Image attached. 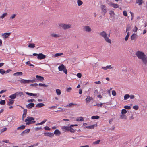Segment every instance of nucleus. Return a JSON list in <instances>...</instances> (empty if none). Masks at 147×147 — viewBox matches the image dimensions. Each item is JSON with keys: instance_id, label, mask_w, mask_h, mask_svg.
<instances>
[{"instance_id": "obj_4", "label": "nucleus", "mask_w": 147, "mask_h": 147, "mask_svg": "<svg viewBox=\"0 0 147 147\" xmlns=\"http://www.w3.org/2000/svg\"><path fill=\"white\" fill-rule=\"evenodd\" d=\"M33 56H37V58L39 60H42L45 59L46 57V55H44L42 53H40L38 54L34 53L33 54Z\"/></svg>"}, {"instance_id": "obj_15", "label": "nucleus", "mask_w": 147, "mask_h": 147, "mask_svg": "<svg viewBox=\"0 0 147 147\" xmlns=\"http://www.w3.org/2000/svg\"><path fill=\"white\" fill-rule=\"evenodd\" d=\"M69 126H63L62 127V129L64 131L66 132L69 131Z\"/></svg>"}, {"instance_id": "obj_62", "label": "nucleus", "mask_w": 147, "mask_h": 147, "mask_svg": "<svg viewBox=\"0 0 147 147\" xmlns=\"http://www.w3.org/2000/svg\"><path fill=\"white\" fill-rule=\"evenodd\" d=\"M42 129V128L40 127H36L35 128V130L36 131H38L39 130H40L41 129Z\"/></svg>"}, {"instance_id": "obj_25", "label": "nucleus", "mask_w": 147, "mask_h": 147, "mask_svg": "<svg viewBox=\"0 0 147 147\" xmlns=\"http://www.w3.org/2000/svg\"><path fill=\"white\" fill-rule=\"evenodd\" d=\"M47 121V119L44 120L42 121L40 123L36 124L35 125H42L44 123Z\"/></svg>"}, {"instance_id": "obj_12", "label": "nucleus", "mask_w": 147, "mask_h": 147, "mask_svg": "<svg viewBox=\"0 0 147 147\" xmlns=\"http://www.w3.org/2000/svg\"><path fill=\"white\" fill-rule=\"evenodd\" d=\"M65 66L63 64H62L61 65H60L58 67V69L59 71H63V69L65 67Z\"/></svg>"}, {"instance_id": "obj_26", "label": "nucleus", "mask_w": 147, "mask_h": 147, "mask_svg": "<svg viewBox=\"0 0 147 147\" xmlns=\"http://www.w3.org/2000/svg\"><path fill=\"white\" fill-rule=\"evenodd\" d=\"M77 3L79 6H81L83 4V2L81 0H77Z\"/></svg>"}, {"instance_id": "obj_17", "label": "nucleus", "mask_w": 147, "mask_h": 147, "mask_svg": "<svg viewBox=\"0 0 147 147\" xmlns=\"http://www.w3.org/2000/svg\"><path fill=\"white\" fill-rule=\"evenodd\" d=\"M77 105L76 103H69L68 105H66L65 106L66 107H73L74 106H76Z\"/></svg>"}, {"instance_id": "obj_24", "label": "nucleus", "mask_w": 147, "mask_h": 147, "mask_svg": "<svg viewBox=\"0 0 147 147\" xmlns=\"http://www.w3.org/2000/svg\"><path fill=\"white\" fill-rule=\"evenodd\" d=\"M23 73L22 72H18L16 73L13 74L14 76H18L19 75H22Z\"/></svg>"}, {"instance_id": "obj_54", "label": "nucleus", "mask_w": 147, "mask_h": 147, "mask_svg": "<svg viewBox=\"0 0 147 147\" xmlns=\"http://www.w3.org/2000/svg\"><path fill=\"white\" fill-rule=\"evenodd\" d=\"M77 77H78V78H80L81 77H82V74L81 73H78L77 74Z\"/></svg>"}, {"instance_id": "obj_2", "label": "nucleus", "mask_w": 147, "mask_h": 147, "mask_svg": "<svg viewBox=\"0 0 147 147\" xmlns=\"http://www.w3.org/2000/svg\"><path fill=\"white\" fill-rule=\"evenodd\" d=\"M35 119L33 117L28 116L27 118L25 120L26 122V124L27 125H29L31 124H33L35 123L36 121H34Z\"/></svg>"}, {"instance_id": "obj_42", "label": "nucleus", "mask_w": 147, "mask_h": 147, "mask_svg": "<svg viewBox=\"0 0 147 147\" xmlns=\"http://www.w3.org/2000/svg\"><path fill=\"white\" fill-rule=\"evenodd\" d=\"M127 112L126 110L125 109H123L122 110L121 114H126Z\"/></svg>"}, {"instance_id": "obj_37", "label": "nucleus", "mask_w": 147, "mask_h": 147, "mask_svg": "<svg viewBox=\"0 0 147 147\" xmlns=\"http://www.w3.org/2000/svg\"><path fill=\"white\" fill-rule=\"evenodd\" d=\"M38 85L39 86H44V87H47L48 86V85H46L45 84H42V83H39Z\"/></svg>"}, {"instance_id": "obj_36", "label": "nucleus", "mask_w": 147, "mask_h": 147, "mask_svg": "<svg viewBox=\"0 0 147 147\" xmlns=\"http://www.w3.org/2000/svg\"><path fill=\"white\" fill-rule=\"evenodd\" d=\"M27 102H35V100L34 99H31L28 100Z\"/></svg>"}, {"instance_id": "obj_10", "label": "nucleus", "mask_w": 147, "mask_h": 147, "mask_svg": "<svg viewBox=\"0 0 147 147\" xmlns=\"http://www.w3.org/2000/svg\"><path fill=\"white\" fill-rule=\"evenodd\" d=\"M44 136H49L50 137H52L54 136V134L53 133L46 132L44 133Z\"/></svg>"}, {"instance_id": "obj_63", "label": "nucleus", "mask_w": 147, "mask_h": 147, "mask_svg": "<svg viewBox=\"0 0 147 147\" xmlns=\"http://www.w3.org/2000/svg\"><path fill=\"white\" fill-rule=\"evenodd\" d=\"M72 89V88L71 87H69L66 90V91L68 92H69Z\"/></svg>"}, {"instance_id": "obj_34", "label": "nucleus", "mask_w": 147, "mask_h": 147, "mask_svg": "<svg viewBox=\"0 0 147 147\" xmlns=\"http://www.w3.org/2000/svg\"><path fill=\"white\" fill-rule=\"evenodd\" d=\"M7 15V13H5L3 14L0 17V18H4L5 16H6Z\"/></svg>"}, {"instance_id": "obj_18", "label": "nucleus", "mask_w": 147, "mask_h": 147, "mask_svg": "<svg viewBox=\"0 0 147 147\" xmlns=\"http://www.w3.org/2000/svg\"><path fill=\"white\" fill-rule=\"evenodd\" d=\"M54 134L56 135L59 136L61 134V132L58 129H57L54 131Z\"/></svg>"}, {"instance_id": "obj_49", "label": "nucleus", "mask_w": 147, "mask_h": 147, "mask_svg": "<svg viewBox=\"0 0 147 147\" xmlns=\"http://www.w3.org/2000/svg\"><path fill=\"white\" fill-rule=\"evenodd\" d=\"M38 86V84L36 83L34 84H31L30 85V86Z\"/></svg>"}, {"instance_id": "obj_8", "label": "nucleus", "mask_w": 147, "mask_h": 147, "mask_svg": "<svg viewBox=\"0 0 147 147\" xmlns=\"http://www.w3.org/2000/svg\"><path fill=\"white\" fill-rule=\"evenodd\" d=\"M83 29L85 31L88 32H90L92 30L91 28L88 26H84Z\"/></svg>"}, {"instance_id": "obj_5", "label": "nucleus", "mask_w": 147, "mask_h": 147, "mask_svg": "<svg viewBox=\"0 0 147 147\" xmlns=\"http://www.w3.org/2000/svg\"><path fill=\"white\" fill-rule=\"evenodd\" d=\"M59 26L64 30L67 29L71 27V25L70 24H68L64 23L60 24H59Z\"/></svg>"}, {"instance_id": "obj_58", "label": "nucleus", "mask_w": 147, "mask_h": 147, "mask_svg": "<svg viewBox=\"0 0 147 147\" xmlns=\"http://www.w3.org/2000/svg\"><path fill=\"white\" fill-rule=\"evenodd\" d=\"M109 14L111 16L114 15L115 14L114 12L113 11H110Z\"/></svg>"}, {"instance_id": "obj_1", "label": "nucleus", "mask_w": 147, "mask_h": 147, "mask_svg": "<svg viewBox=\"0 0 147 147\" xmlns=\"http://www.w3.org/2000/svg\"><path fill=\"white\" fill-rule=\"evenodd\" d=\"M138 58L142 60L144 64L147 65V56L144 52L138 51L135 53Z\"/></svg>"}, {"instance_id": "obj_51", "label": "nucleus", "mask_w": 147, "mask_h": 147, "mask_svg": "<svg viewBox=\"0 0 147 147\" xmlns=\"http://www.w3.org/2000/svg\"><path fill=\"white\" fill-rule=\"evenodd\" d=\"M124 107L126 109H130L131 108L130 106H125Z\"/></svg>"}, {"instance_id": "obj_55", "label": "nucleus", "mask_w": 147, "mask_h": 147, "mask_svg": "<svg viewBox=\"0 0 147 147\" xmlns=\"http://www.w3.org/2000/svg\"><path fill=\"white\" fill-rule=\"evenodd\" d=\"M3 142L6 143H9V140H3ZM10 144H12L10 143H9Z\"/></svg>"}, {"instance_id": "obj_33", "label": "nucleus", "mask_w": 147, "mask_h": 147, "mask_svg": "<svg viewBox=\"0 0 147 147\" xmlns=\"http://www.w3.org/2000/svg\"><path fill=\"white\" fill-rule=\"evenodd\" d=\"M130 97V95L128 94H126L124 96V100H126Z\"/></svg>"}, {"instance_id": "obj_56", "label": "nucleus", "mask_w": 147, "mask_h": 147, "mask_svg": "<svg viewBox=\"0 0 147 147\" xmlns=\"http://www.w3.org/2000/svg\"><path fill=\"white\" fill-rule=\"evenodd\" d=\"M16 16V14H13L10 17V19H13Z\"/></svg>"}, {"instance_id": "obj_20", "label": "nucleus", "mask_w": 147, "mask_h": 147, "mask_svg": "<svg viewBox=\"0 0 147 147\" xmlns=\"http://www.w3.org/2000/svg\"><path fill=\"white\" fill-rule=\"evenodd\" d=\"M16 96H20L22 95H23L24 94L22 92H16V93H15Z\"/></svg>"}, {"instance_id": "obj_57", "label": "nucleus", "mask_w": 147, "mask_h": 147, "mask_svg": "<svg viewBox=\"0 0 147 147\" xmlns=\"http://www.w3.org/2000/svg\"><path fill=\"white\" fill-rule=\"evenodd\" d=\"M7 130V128L6 127L4 128L3 129L1 130V133L4 132L5 131Z\"/></svg>"}, {"instance_id": "obj_3", "label": "nucleus", "mask_w": 147, "mask_h": 147, "mask_svg": "<svg viewBox=\"0 0 147 147\" xmlns=\"http://www.w3.org/2000/svg\"><path fill=\"white\" fill-rule=\"evenodd\" d=\"M100 35L104 38L106 42L109 43H111V40L107 36L106 32L104 31H103L100 33Z\"/></svg>"}, {"instance_id": "obj_43", "label": "nucleus", "mask_w": 147, "mask_h": 147, "mask_svg": "<svg viewBox=\"0 0 147 147\" xmlns=\"http://www.w3.org/2000/svg\"><path fill=\"white\" fill-rule=\"evenodd\" d=\"M131 27L130 25H128L126 30V32H127L128 31H129L131 30Z\"/></svg>"}, {"instance_id": "obj_11", "label": "nucleus", "mask_w": 147, "mask_h": 147, "mask_svg": "<svg viewBox=\"0 0 147 147\" xmlns=\"http://www.w3.org/2000/svg\"><path fill=\"white\" fill-rule=\"evenodd\" d=\"M35 105V104L32 102H30L29 103L28 105L26 106V107L28 109H31L33 107H34Z\"/></svg>"}, {"instance_id": "obj_31", "label": "nucleus", "mask_w": 147, "mask_h": 147, "mask_svg": "<svg viewBox=\"0 0 147 147\" xmlns=\"http://www.w3.org/2000/svg\"><path fill=\"white\" fill-rule=\"evenodd\" d=\"M120 118L122 119H127V117L126 115L122 114L120 116Z\"/></svg>"}, {"instance_id": "obj_60", "label": "nucleus", "mask_w": 147, "mask_h": 147, "mask_svg": "<svg viewBox=\"0 0 147 147\" xmlns=\"http://www.w3.org/2000/svg\"><path fill=\"white\" fill-rule=\"evenodd\" d=\"M26 93L27 95L28 96H32V93L26 92Z\"/></svg>"}, {"instance_id": "obj_9", "label": "nucleus", "mask_w": 147, "mask_h": 147, "mask_svg": "<svg viewBox=\"0 0 147 147\" xmlns=\"http://www.w3.org/2000/svg\"><path fill=\"white\" fill-rule=\"evenodd\" d=\"M37 80H38L42 82L43 80L44 79V78L43 77L38 75H36V76Z\"/></svg>"}, {"instance_id": "obj_16", "label": "nucleus", "mask_w": 147, "mask_h": 147, "mask_svg": "<svg viewBox=\"0 0 147 147\" xmlns=\"http://www.w3.org/2000/svg\"><path fill=\"white\" fill-rule=\"evenodd\" d=\"M113 68L111 65L107 66L106 67H102V68L104 70H106L108 69H111Z\"/></svg>"}, {"instance_id": "obj_30", "label": "nucleus", "mask_w": 147, "mask_h": 147, "mask_svg": "<svg viewBox=\"0 0 147 147\" xmlns=\"http://www.w3.org/2000/svg\"><path fill=\"white\" fill-rule=\"evenodd\" d=\"M76 121H84V118L83 117H81L77 118L76 119Z\"/></svg>"}, {"instance_id": "obj_35", "label": "nucleus", "mask_w": 147, "mask_h": 147, "mask_svg": "<svg viewBox=\"0 0 147 147\" xmlns=\"http://www.w3.org/2000/svg\"><path fill=\"white\" fill-rule=\"evenodd\" d=\"M16 96L15 94H12L9 96V98L11 99H14L16 98Z\"/></svg>"}, {"instance_id": "obj_23", "label": "nucleus", "mask_w": 147, "mask_h": 147, "mask_svg": "<svg viewBox=\"0 0 147 147\" xmlns=\"http://www.w3.org/2000/svg\"><path fill=\"white\" fill-rule=\"evenodd\" d=\"M28 47L30 48H33L35 47V44L34 43H30L28 45Z\"/></svg>"}, {"instance_id": "obj_61", "label": "nucleus", "mask_w": 147, "mask_h": 147, "mask_svg": "<svg viewBox=\"0 0 147 147\" xmlns=\"http://www.w3.org/2000/svg\"><path fill=\"white\" fill-rule=\"evenodd\" d=\"M63 71L65 74H67V70L66 69V67Z\"/></svg>"}, {"instance_id": "obj_46", "label": "nucleus", "mask_w": 147, "mask_h": 147, "mask_svg": "<svg viewBox=\"0 0 147 147\" xmlns=\"http://www.w3.org/2000/svg\"><path fill=\"white\" fill-rule=\"evenodd\" d=\"M24 131L25 134H28L30 132V129H28L24 130Z\"/></svg>"}, {"instance_id": "obj_29", "label": "nucleus", "mask_w": 147, "mask_h": 147, "mask_svg": "<svg viewBox=\"0 0 147 147\" xmlns=\"http://www.w3.org/2000/svg\"><path fill=\"white\" fill-rule=\"evenodd\" d=\"M136 34H133L131 36V39L132 40L134 39L136 37Z\"/></svg>"}, {"instance_id": "obj_22", "label": "nucleus", "mask_w": 147, "mask_h": 147, "mask_svg": "<svg viewBox=\"0 0 147 147\" xmlns=\"http://www.w3.org/2000/svg\"><path fill=\"white\" fill-rule=\"evenodd\" d=\"M9 101V102L7 103V105L9 106H10L11 105H12L13 104L14 100L10 99Z\"/></svg>"}, {"instance_id": "obj_53", "label": "nucleus", "mask_w": 147, "mask_h": 147, "mask_svg": "<svg viewBox=\"0 0 147 147\" xmlns=\"http://www.w3.org/2000/svg\"><path fill=\"white\" fill-rule=\"evenodd\" d=\"M27 110L26 109H24L23 110V115H26Z\"/></svg>"}, {"instance_id": "obj_39", "label": "nucleus", "mask_w": 147, "mask_h": 147, "mask_svg": "<svg viewBox=\"0 0 147 147\" xmlns=\"http://www.w3.org/2000/svg\"><path fill=\"white\" fill-rule=\"evenodd\" d=\"M63 53H57L55 54V55L54 56L55 57H57L60 56L61 55H63Z\"/></svg>"}, {"instance_id": "obj_44", "label": "nucleus", "mask_w": 147, "mask_h": 147, "mask_svg": "<svg viewBox=\"0 0 147 147\" xmlns=\"http://www.w3.org/2000/svg\"><path fill=\"white\" fill-rule=\"evenodd\" d=\"M5 100H2L0 101V104L1 105H4L5 104Z\"/></svg>"}, {"instance_id": "obj_64", "label": "nucleus", "mask_w": 147, "mask_h": 147, "mask_svg": "<svg viewBox=\"0 0 147 147\" xmlns=\"http://www.w3.org/2000/svg\"><path fill=\"white\" fill-rule=\"evenodd\" d=\"M103 105V103H101L100 104H97L96 105L98 107H101Z\"/></svg>"}, {"instance_id": "obj_40", "label": "nucleus", "mask_w": 147, "mask_h": 147, "mask_svg": "<svg viewBox=\"0 0 147 147\" xmlns=\"http://www.w3.org/2000/svg\"><path fill=\"white\" fill-rule=\"evenodd\" d=\"M37 81L36 78H34L33 79V80H29V83L30 82H32L33 83L34 82H35Z\"/></svg>"}, {"instance_id": "obj_6", "label": "nucleus", "mask_w": 147, "mask_h": 147, "mask_svg": "<svg viewBox=\"0 0 147 147\" xmlns=\"http://www.w3.org/2000/svg\"><path fill=\"white\" fill-rule=\"evenodd\" d=\"M101 8L102 13H104V15H105L107 12V9L106 7L104 5H102L101 6Z\"/></svg>"}, {"instance_id": "obj_59", "label": "nucleus", "mask_w": 147, "mask_h": 147, "mask_svg": "<svg viewBox=\"0 0 147 147\" xmlns=\"http://www.w3.org/2000/svg\"><path fill=\"white\" fill-rule=\"evenodd\" d=\"M112 94L113 96H115L116 94V93L115 90H113L112 91Z\"/></svg>"}, {"instance_id": "obj_32", "label": "nucleus", "mask_w": 147, "mask_h": 147, "mask_svg": "<svg viewBox=\"0 0 147 147\" xmlns=\"http://www.w3.org/2000/svg\"><path fill=\"white\" fill-rule=\"evenodd\" d=\"M51 36L52 37H53L55 38H57V37H59L60 36L58 34H55L54 33H53L51 34Z\"/></svg>"}, {"instance_id": "obj_14", "label": "nucleus", "mask_w": 147, "mask_h": 147, "mask_svg": "<svg viewBox=\"0 0 147 147\" xmlns=\"http://www.w3.org/2000/svg\"><path fill=\"white\" fill-rule=\"evenodd\" d=\"M110 5L112 7L114 8H117L119 7V5L118 4L115 3H109Z\"/></svg>"}, {"instance_id": "obj_50", "label": "nucleus", "mask_w": 147, "mask_h": 147, "mask_svg": "<svg viewBox=\"0 0 147 147\" xmlns=\"http://www.w3.org/2000/svg\"><path fill=\"white\" fill-rule=\"evenodd\" d=\"M123 15L125 16H127V11H126L124 10L123 11Z\"/></svg>"}, {"instance_id": "obj_41", "label": "nucleus", "mask_w": 147, "mask_h": 147, "mask_svg": "<svg viewBox=\"0 0 147 147\" xmlns=\"http://www.w3.org/2000/svg\"><path fill=\"white\" fill-rule=\"evenodd\" d=\"M0 73L1 74L3 75L5 73V71L2 69H0Z\"/></svg>"}, {"instance_id": "obj_47", "label": "nucleus", "mask_w": 147, "mask_h": 147, "mask_svg": "<svg viewBox=\"0 0 147 147\" xmlns=\"http://www.w3.org/2000/svg\"><path fill=\"white\" fill-rule=\"evenodd\" d=\"M133 108L134 109L137 110L139 109V107L138 105H135L133 106Z\"/></svg>"}, {"instance_id": "obj_19", "label": "nucleus", "mask_w": 147, "mask_h": 147, "mask_svg": "<svg viewBox=\"0 0 147 147\" xmlns=\"http://www.w3.org/2000/svg\"><path fill=\"white\" fill-rule=\"evenodd\" d=\"M26 126L24 125H21L18 127L17 129V130H23L25 129Z\"/></svg>"}, {"instance_id": "obj_52", "label": "nucleus", "mask_w": 147, "mask_h": 147, "mask_svg": "<svg viewBox=\"0 0 147 147\" xmlns=\"http://www.w3.org/2000/svg\"><path fill=\"white\" fill-rule=\"evenodd\" d=\"M44 129L46 130H49L51 129L50 128H49L48 126H46L44 127Z\"/></svg>"}, {"instance_id": "obj_38", "label": "nucleus", "mask_w": 147, "mask_h": 147, "mask_svg": "<svg viewBox=\"0 0 147 147\" xmlns=\"http://www.w3.org/2000/svg\"><path fill=\"white\" fill-rule=\"evenodd\" d=\"M143 3V0H138V2H136L137 3H138L140 5Z\"/></svg>"}, {"instance_id": "obj_21", "label": "nucleus", "mask_w": 147, "mask_h": 147, "mask_svg": "<svg viewBox=\"0 0 147 147\" xmlns=\"http://www.w3.org/2000/svg\"><path fill=\"white\" fill-rule=\"evenodd\" d=\"M45 105L43 103H39L36 105V107H39L44 106Z\"/></svg>"}, {"instance_id": "obj_7", "label": "nucleus", "mask_w": 147, "mask_h": 147, "mask_svg": "<svg viewBox=\"0 0 147 147\" xmlns=\"http://www.w3.org/2000/svg\"><path fill=\"white\" fill-rule=\"evenodd\" d=\"M21 80H18V81H20L22 84H25L26 83H29V80H25L20 78Z\"/></svg>"}, {"instance_id": "obj_28", "label": "nucleus", "mask_w": 147, "mask_h": 147, "mask_svg": "<svg viewBox=\"0 0 147 147\" xmlns=\"http://www.w3.org/2000/svg\"><path fill=\"white\" fill-rule=\"evenodd\" d=\"M57 94L58 95H59L61 94V91L59 89H57L56 90Z\"/></svg>"}, {"instance_id": "obj_13", "label": "nucleus", "mask_w": 147, "mask_h": 147, "mask_svg": "<svg viewBox=\"0 0 147 147\" xmlns=\"http://www.w3.org/2000/svg\"><path fill=\"white\" fill-rule=\"evenodd\" d=\"M86 103L87 104L89 103L92 100V97H90L89 96L87 97V98L85 99Z\"/></svg>"}, {"instance_id": "obj_27", "label": "nucleus", "mask_w": 147, "mask_h": 147, "mask_svg": "<svg viewBox=\"0 0 147 147\" xmlns=\"http://www.w3.org/2000/svg\"><path fill=\"white\" fill-rule=\"evenodd\" d=\"M69 131H70L71 133H74L75 132V130L73 129L72 127H71L70 126H69Z\"/></svg>"}, {"instance_id": "obj_45", "label": "nucleus", "mask_w": 147, "mask_h": 147, "mask_svg": "<svg viewBox=\"0 0 147 147\" xmlns=\"http://www.w3.org/2000/svg\"><path fill=\"white\" fill-rule=\"evenodd\" d=\"M100 140H97V141H95V142H94L93 143V144H98L99 142H100Z\"/></svg>"}, {"instance_id": "obj_48", "label": "nucleus", "mask_w": 147, "mask_h": 147, "mask_svg": "<svg viewBox=\"0 0 147 147\" xmlns=\"http://www.w3.org/2000/svg\"><path fill=\"white\" fill-rule=\"evenodd\" d=\"M100 118V117L98 116H92V119H97Z\"/></svg>"}]
</instances>
